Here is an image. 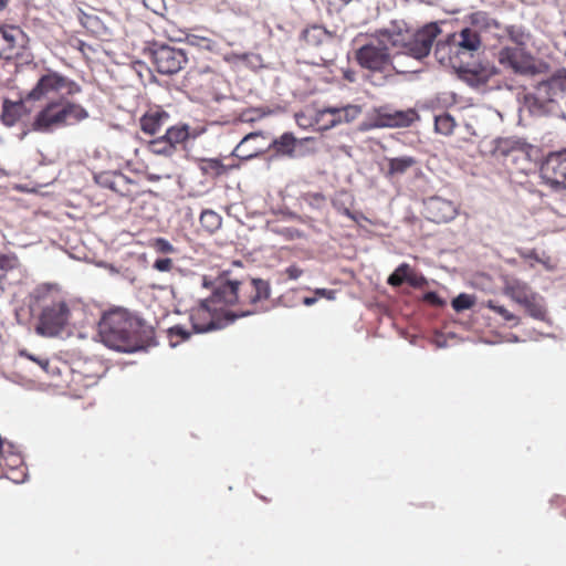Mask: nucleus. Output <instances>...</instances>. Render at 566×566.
Instances as JSON below:
<instances>
[{
  "instance_id": "obj_51",
  "label": "nucleus",
  "mask_w": 566,
  "mask_h": 566,
  "mask_svg": "<svg viewBox=\"0 0 566 566\" xmlns=\"http://www.w3.org/2000/svg\"><path fill=\"white\" fill-rule=\"evenodd\" d=\"M8 1H9V0H0V10H2L3 8H6V6L8 4Z\"/></svg>"
},
{
  "instance_id": "obj_23",
  "label": "nucleus",
  "mask_w": 566,
  "mask_h": 566,
  "mask_svg": "<svg viewBox=\"0 0 566 566\" xmlns=\"http://www.w3.org/2000/svg\"><path fill=\"white\" fill-rule=\"evenodd\" d=\"M29 111L22 101L12 102L6 98L2 103L1 122L11 127L15 125Z\"/></svg>"
},
{
  "instance_id": "obj_38",
  "label": "nucleus",
  "mask_w": 566,
  "mask_h": 566,
  "mask_svg": "<svg viewBox=\"0 0 566 566\" xmlns=\"http://www.w3.org/2000/svg\"><path fill=\"white\" fill-rule=\"evenodd\" d=\"M474 305V297L461 293L455 298L452 300V307L455 312H462L464 310H469Z\"/></svg>"
},
{
  "instance_id": "obj_1",
  "label": "nucleus",
  "mask_w": 566,
  "mask_h": 566,
  "mask_svg": "<svg viewBox=\"0 0 566 566\" xmlns=\"http://www.w3.org/2000/svg\"><path fill=\"white\" fill-rule=\"evenodd\" d=\"M203 286L210 287L212 293L207 300L220 311H230L237 305L234 312L244 308L258 311V304L270 297V285L262 279L238 280L229 271H223L213 281L203 277Z\"/></svg>"
},
{
  "instance_id": "obj_39",
  "label": "nucleus",
  "mask_w": 566,
  "mask_h": 566,
  "mask_svg": "<svg viewBox=\"0 0 566 566\" xmlns=\"http://www.w3.org/2000/svg\"><path fill=\"white\" fill-rule=\"evenodd\" d=\"M415 115L413 112H397L392 118L391 122L388 123L390 126H408L412 122V116Z\"/></svg>"
},
{
  "instance_id": "obj_45",
  "label": "nucleus",
  "mask_w": 566,
  "mask_h": 566,
  "mask_svg": "<svg viewBox=\"0 0 566 566\" xmlns=\"http://www.w3.org/2000/svg\"><path fill=\"white\" fill-rule=\"evenodd\" d=\"M284 274L289 280H297L303 274V270L296 264H292L285 269Z\"/></svg>"
},
{
  "instance_id": "obj_5",
  "label": "nucleus",
  "mask_w": 566,
  "mask_h": 566,
  "mask_svg": "<svg viewBox=\"0 0 566 566\" xmlns=\"http://www.w3.org/2000/svg\"><path fill=\"white\" fill-rule=\"evenodd\" d=\"M355 56L358 64L369 71L367 80L374 85L385 84L394 73L408 72V70L399 69L396 64L400 54L390 53L388 46L381 41L363 45L356 51Z\"/></svg>"
},
{
  "instance_id": "obj_30",
  "label": "nucleus",
  "mask_w": 566,
  "mask_h": 566,
  "mask_svg": "<svg viewBox=\"0 0 566 566\" xmlns=\"http://www.w3.org/2000/svg\"><path fill=\"white\" fill-rule=\"evenodd\" d=\"M19 258L13 254H4L0 252V289L3 290V282L9 272L20 268Z\"/></svg>"
},
{
  "instance_id": "obj_2",
  "label": "nucleus",
  "mask_w": 566,
  "mask_h": 566,
  "mask_svg": "<svg viewBox=\"0 0 566 566\" xmlns=\"http://www.w3.org/2000/svg\"><path fill=\"white\" fill-rule=\"evenodd\" d=\"M35 303L39 310L35 331L42 336H57L70 324L72 310L61 292L51 286L42 285L35 290Z\"/></svg>"
},
{
  "instance_id": "obj_33",
  "label": "nucleus",
  "mask_w": 566,
  "mask_h": 566,
  "mask_svg": "<svg viewBox=\"0 0 566 566\" xmlns=\"http://www.w3.org/2000/svg\"><path fill=\"white\" fill-rule=\"evenodd\" d=\"M148 149L156 155L172 156L176 151L175 147L163 135L149 142Z\"/></svg>"
},
{
  "instance_id": "obj_24",
  "label": "nucleus",
  "mask_w": 566,
  "mask_h": 566,
  "mask_svg": "<svg viewBox=\"0 0 566 566\" xmlns=\"http://www.w3.org/2000/svg\"><path fill=\"white\" fill-rule=\"evenodd\" d=\"M521 306L525 310L526 314L534 319L545 321L547 316V310L544 297L536 292H532L521 303Z\"/></svg>"
},
{
  "instance_id": "obj_8",
  "label": "nucleus",
  "mask_w": 566,
  "mask_h": 566,
  "mask_svg": "<svg viewBox=\"0 0 566 566\" xmlns=\"http://www.w3.org/2000/svg\"><path fill=\"white\" fill-rule=\"evenodd\" d=\"M150 54L156 71L165 75L180 72L188 63L187 52L169 44L154 43Z\"/></svg>"
},
{
  "instance_id": "obj_46",
  "label": "nucleus",
  "mask_w": 566,
  "mask_h": 566,
  "mask_svg": "<svg viewBox=\"0 0 566 566\" xmlns=\"http://www.w3.org/2000/svg\"><path fill=\"white\" fill-rule=\"evenodd\" d=\"M314 294L318 297H324L329 301H334L336 298V291L328 289H316L314 290Z\"/></svg>"
},
{
  "instance_id": "obj_27",
  "label": "nucleus",
  "mask_w": 566,
  "mask_h": 566,
  "mask_svg": "<svg viewBox=\"0 0 566 566\" xmlns=\"http://www.w3.org/2000/svg\"><path fill=\"white\" fill-rule=\"evenodd\" d=\"M268 147L274 149L279 155L292 156L296 147V138L292 133H284L269 143Z\"/></svg>"
},
{
  "instance_id": "obj_11",
  "label": "nucleus",
  "mask_w": 566,
  "mask_h": 566,
  "mask_svg": "<svg viewBox=\"0 0 566 566\" xmlns=\"http://www.w3.org/2000/svg\"><path fill=\"white\" fill-rule=\"evenodd\" d=\"M563 90V81L551 78L537 84L535 91L526 96L528 107L533 113L545 114L551 111V105Z\"/></svg>"
},
{
  "instance_id": "obj_15",
  "label": "nucleus",
  "mask_w": 566,
  "mask_h": 566,
  "mask_svg": "<svg viewBox=\"0 0 566 566\" xmlns=\"http://www.w3.org/2000/svg\"><path fill=\"white\" fill-rule=\"evenodd\" d=\"M424 216L436 223H446L453 220L459 213V206L440 196H432L424 200Z\"/></svg>"
},
{
  "instance_id": "obj_35",
  "label": "nucleus",
  "mask_w": 566,
  "mask_h": 566,
  "mask_svg": "<svg viewBox=\"0 0 566 566\" xmlns=\"http://www.w3.org/2000/svg\"><path fill=\"white\" fill-rule=\"evenodd\" d=\"M434 126L438 133L443 135H450L454 129L455 122L450 114L443 113L441 115L436 116Z\"/></svg>"
},
{
  "instance_id": "obj_16",
  "label": "nucleus",
  "mask_w": 566,
  "mask_h": 566,
  "mask_svg": "<svg viewBox=\"0 0 566 566\" xmlns=\"http://www.w3.org/2000/svg\"><path fill=\"white\" fill-rule=\"evenodd\" d=\"M361 108L357 105L327 107L317 113L316 124L321 129H328L342 123L353 122L359 116Z\"/></svg>"
},
{
  "instance_id": "obj_28",
  "label": "nucleus",
  "mask_w": 566,
  "mask_h": 566,
  "mask_svg": "<svg viewBox=\"0 0 566 566\" xmlns=\"http://www.w3.org/2000/svg\"><path fill=\"white\" fill-rule=\"evenodd\" d=\"M166 139L177 149L190 137V127L187 124H177L167 127L165 134Z\"/></svg>"
},
{
  "instance_id": "obj_26",
  "label": "nucleus",
  "mask_w": 566,
  "mask_h": 566,
  "mask_svg": "<svg viewBox=\"0 0 566 566\" xmlns=\"http://www.w3.org/2000/svg\"><path fill=\"white\" fill-rule=\"evenodd\" d=\"M469 29L476 30L480 34L482 31H499L501 24L484 11L474 12L471 15V27Z\"/></svg>"
},
{
  "instance_id": "obj_12",
  "label": "nucleus",
  "mask_w": 566,
  "mask_h": 566,
  "mask_svg": "<svg viewBox=\"0 0 566 566\" xmlns=\"http://www.w3.org/2000/svg\"><path fill=\"white\" fill-rule=\"evenodd\" d=\"M453 52L459 60L458 69H463L465 63L473 60L474 54L481 48V34L476 30L464 28L450 35Z\"/></svg>"
},
{
  "instance_id": "obj_3",
  "label": "nucleus",
  "mask_w": 566,
  "mask_h": 566,
  "mask_svg": "<svg viewBox=\"0 0 566 566\" xmlns=\"http://www.w3.org/2000/svg\"><path fill=\"white\" fill-rule=\"evenodd\" d=\"M98 333L102 342L112 349L133 353L144 348L136 323L124 312L114 311L103 315Z\"/></svg>"
},
{
  "instance_id": "obj_52",
  "label": "nucleus",
  "mask_w": 566,
  "mask_h": 566,
  "mask_svg": "<svg viewBox=\"0 0 566 566\" xmlns=\"http://www.w3.org/2000/svg\"><path fill=\"white\" fill-rule=\"evenodd\" d=\"M343 213L349 218H354L349 209H344Z\"/></svg>"
},
{
  "instance_id": "obj_19",
  "label": "nucleus",
  "mask_w": 566,
  "mask_h": 566,
  "mask_svg": "<svg viewBox=\"0 0 566 566\" xmlns=\"http://www.w3.org/2000/svg\"><path fill=\"white\" fill-rule=\"evenodd\" d=\"M457 73L470 85L480 86L486 84L489 80L497 73V71L495 66L489 63L476 64L473 63V61H470L465 63L463 69H458Z\"/></svg>"
},
{
  "instance_id": "obj_43",
  "label": "nucleus",
  "mask_w": 566,
  "mask_h": 566,
  "mask_svg": "<svg viewBox=\"0 0 566 566\" xmlns=\"http://www.w3.org/2000/svg\"><path fill=\"white\" fill-rule=\"evenodd\" d=\"M422 301L436 307H441L446 304V302L436 292L424 293Z\"/></svg>"
},
{
  "instance_id": "obj_41",
  "label": "nucleus",
  "mask_w": 566,
  "mask_h": 566,
  "mask_svg": "<svg viewBox=\"0 0 566 566\" xmlns=\"http://www.w3.org/2000/svg\"><path fill=\"white\" fill-rule=\"evenodd\" d=\"M304 200L312 207L319 209L322 208L325 202L326 198L324 195L319 192H308L305 195Z\"/></svg>"
},
{
  "instance_id": "obj_14",
  "label": "nucleus",
  "mask_w": 566,
  "mask_h": 566,
  "mask_svg": "<svg viewBox=\"0 0 566 566\" xmlns=\"http://www.w3.org/2000/svg\"><path fill=\"white\" fill-rule=\"evenodd\" d=\"M497 60L501 65L518 74H532L535 65L532 57L517 46H505L499 51Z\"/></svg>"
},
{
  "instance_id": "obj_29",
  "label": "nucleus",
  "mask_w": 566,
  "mask_h": 566,
  "mask_svg": "<svg viewBox=\"0 0 566 566\" xmlns=\"http://www.w3.org/2000/svg\"><path fill=\"white\" fill-rule=\"evenodd\" d=\"M200 170L205 176L218 178L226 175L229 168L217 158H203L200 160Z\"/></svg>"
},
{
  "instance_id": "obj_4",
  "label": "nucleus",
  "mask_w": 566,
  "mask_h": 566,
  "mask_svg": "<svg viewBox=\"0 0 566 566\" xmlns=\"http://www.w3.org/2000/svg\"><path fill=\"white\" fill-rule=\"evenodd\" d=\"M88 117V112L71 102L64 95L50 99L35 115L31 128L34 132L52 133L57 128L80 123Z\"/></svg>"
},
{
  "instance_id": "obj_25",
  "label": "nucleus",
  "mask_w": 566,
  "mask_h": 566,
  "mask_svg": "<svg viewBox=\"0 0 566 566\" xmlns=\"http://www.w3.org/2000/svg\"><path fill=\"white\" fill-rule=\"evenodd\" d=\"M434 56L440 64L450 66L454 71H458L459 60L453 52V45L450 40V35L447 41L438 42L434 49Z\"/></svg>"
},
{
  "instance_id": "obj_44",
  "label": "nucleus",
  "mask_w": 566,
  "mask_h": 566,
  "mask_svg": "<svg viewBox=\"0 0 566 566\" xmlns=\"http://www.w3.org/2000/svg\"><path fill=\"white\" fill-rule=\"evenodd\" d=\"M28 358H30L31 360L38 363L40 365V367L43 369L44 373H46L48 375H53L54 374V368L51 364V361L46 358H35L33 357L32 355H28Z\"/></svg>"
},
{
  "instance_id": "obj_10",
  "label": "nucleus",
  "mask_w": 566,
  "mask_h": 566,
  "mask_svg": "<svg viewBox=\"0 0 566 566\" xmlns=\"http://www.w3.org/2000/svg\"><path fill=\"white\" fill-rule=\"evenodd\" d=\"M539 175L552 190L566 189V148L551 153L542 164Z\"/></svg>"
},
{
  "instance_id": "obj_31",
  "label": "nucleus",
  "mask_w": 566,
  "mask_h": 566,
  "mask_svg": "<svg viewBox=\"0 0 566 566\" xmlns=\"http://www.w3.org/2000/svg\"><path fill=\"white\" fill-rule=\"evenodd\" d=\"M199 222L205 231L214 233L221 227L222 218L216 211L206 209L201 212Z\"/></svg>"
},
{
  "instance_id": "obj_9",
  "label": "nucleus",
  "mask_w": 566,
  "mask_h": 566,
  "mask_svg": "<svg viewBox=\"0 0 566 566\" xmlns=\"http://www.w3.org/2000/svg\"><path fill=\"white\" fill-rule=\"evenodd\" d=\"M440 33V28L436 23H428L417 32L408 35V38H402L401 40V52H397V54L409 55L417 60H421L426 57L433 45L437 36Z\"/></svg>"
},
{
  "instance_id": "obj_49",
  "label": "nucleus",
  "mask_w": 566,
  "mask_h": 566,
  "mask_svg": "<svg viewBox=\"0 0 566 566\" xmlns=\"http://www.w3.org/2000/svg\"><path fill=\"white\" fill-rule=\"evenodd\" d=\"M344 77L349 81V82H354L355 81V73L352 72V71H346L344 73Z\"/></svg>"
},
{
  "instance_id": "obj_13",
  "label": "nucleus",
  "mask_w": 566,
  "mask_h": 566,
  "mask_svg": "<svg viewBox=\"0 0 566 566\" xmlns=\"http://www.w3.org/2000/svg\"><path fill=\"white\" fill-rule=\"evenodd\" d=\"M28 42L29 38L20 27H0V57L6 60L19 57Z\"/></svg>"
},
{
  "instance_id": "obj_42",
  "label": "nucleus",
  "mask_w": 566,
  "mask_h": 566,
  "mask_svg": "<svg viewBox=\"0 0 566 566\" xmlns=\"http://www.w3.org/2000/svg\"><path fill=\"white\" fill-rule=\"evenodd\" d=\"M174 262L170 258L157 259L153 264V268L158 272H169Z\"/></svg>"
},
{
  "instance_id": "obj_50",
  "label": "nucleus",
  "mask_w": 566,
  "mask_h": 566,
  "mask_svg": "<svg viewBox=\"0 0 566 566\" xmlns=\"http://www.w3.org/2000/svg\"><path fill=\"white\" fill-rule=\"evenodd\" d=\"M388 40L389 42L394 45V46H397L398 45V40L397 39H394L391 35L388 36Z\"/></svg>"
},
{
  "instance_id": "obj_18",
  "label": "nucleus",
  "mask_w": 566,
  "mask_h": 566,
  "mask_svg": "<svg viewBox=\"0 0 566 566\" xmlns=\"http://www.w3.org/2000/svg\"><path fill=\"white\" fill-rule=\"evenodd\" d=\"M269 150L266 136L254 132L248 134L234 148L233 155L242 160H249Z\"/></svg>"
},
{
  "instance_id": "obj_22",
  "label": "nucleus",
  "mask_w": 566,
  "mask_h": 566,
  "mask_svg": "<svg viewBox=\"0 0 566 566\" xmlns=\"http://www.w3.org/2000/svg\"><path fill=\"white\" fill-rule=\"evenodd\" d=\"M532 292L534 291L525 281L510 275L504 276L503 294L515 303L520 304Z\"/></svg>"
},
{
  "instance_id": "obj_7",
  "label": "nucleus",
  "mask_w": 566,
  "mask_h": 566,
  "mask_svg": "<svg viewBox=\"0 0 566 566\" xmlns=\"http://www.w3.org/2000/svg\"><path fill=\"white\" fill-rule=\"evenodd\" d=\"M82 91L81 86L67 76L52 70L40 76L34 87L28 93V99L40 101L53 94L74 96Z\"/></svg>"
},
{
  "instance_id": "obj_40",
  "label": "nucleus",
  "mask_w": 566,
  "mask_h": 566,
  "mask_svg": "<svg viewBox=\"0 0 566 566\" xmlns=\"http://www.w3.org/2000/svg\"><path fill=\"white\" fill-rule=\"evenodd\" d=\"M153 248L159 253H174L176 249L174 245L165 238H157L153 242Z\"/></svg>"
},
{
  "instance_id": "obj_32",
  "label": "nucleus",
  "mask_w": 566,
  "mask_h": 566,
  "mask_svg": "<svg viewBox=\"0 0 566 566\" xmlns=\"http://www.w3.org/2000/svg\"><path fill=\"white\" fill-rule=\"evenodd\" d=\"M416 159L410 156L391 158L388 161V176L405 174L409 168L416 165Z\"/></svg>"
},
{
  "instance_id": "obj_17",
  "label": "nucleus",
  "mask_w": 566,
  "mask_h": 566,
  "mask_svg": "<svg viewBox=\"0 0 566 566\" xmlns=\"http://www.w3.org/2000/svg\"><path fill=\"white\" fill-rule=\"evenodd\" d=\"M96 181L105 187L109 188L114 192L122 197L133 200L138 193L137 185L124 174L120 172H105L96 177Z\"/></svg>"
},
{
  "instance_id": "obj_34",
  "label": "nucleus",
  "mask_w": 566,
  "mask_h": 566,
  "mask_svg": "<svg viewBox=\"0 0 566 566\" xmlns=\"http://www.w3.org/2000/svg\"><path fill=\"white\" fill-rule=\"evenodd\" d=\"M325 36V30L318 25H312L303 31V40L308 45H318Z\"/></svg>"
},
{
  "instance_id": "obj_47",
  "label": "nucleus",
  "mask_w": 566,
  "mask_h": 566,
  "mask_svg": "<svg viewBox=\"0 0 566 566\" xmlns=\"http://www.w3.org/2000/svg\"><path fill=\"white\" fill-rule=\"evenodd\" d=\"M213 72V70L210 67V66H203V67H192L188 71L187 73V77L188 78H193L200 74H205V73H211Z\"/></svg>"
},
{
  "instance_id": "obj_20",
  "label": "nucleus",
  "mask_w": 566,
  "mask_h": 566,
  "mask_svg": "<svg viewBox=\"0 0 566 566\" xmlns=\"http://www.w3.org/2000/svg\"><path fill=\"white\" fill-rule=\"evenodd\" d=\"M170 114L160 106L148 108L139 118L140 130L147 136H155L168 124Z\"/></svg>"
},
{
  "instance_id": "obj_36",
  "label": "nucleus",
  "mask_w": 566,
  "mask_h": 566,
  "mask_svg": "<svg viewBox=\"0 0 566 566\" xmlns=\"http://www.w3.org/2000/svg\"><path fill=\"white\" fill-rule=\"evenodd\" d=\"M484 307L491 310L495 314L500 315L505 322H514L518 324L520 318L511 313L504 305H500L494 300H489L484 303Z\"/></svg>"
},
{
  "instance_id": "obj_48",
  "label": "nucleus",
  "mask_w": 566,
  "mask_h": 566,
  "mask_svg": "<svg viewBox=\"0 0 566 566\" xmlns=\"http://www.w3.org/2000/svg\"><path fill=\"white\" fill-rule=\"evenodd\" d=\"M317 301V296L315 297H304L303 300V304L306 305V306H312L316 303Z\"/></svg>"
},
{
  "instance_id": "obj_37",
  "label": "nucleus",
  "mask_w": 566,
  "mask_h": 566,
  "mask_svg": "<svg viewBox=\"0 0 566 566\" xmlns=\"http://www.w3.org/2000/svg\"><path fill=\"white\" fill-rule=\"evenodd\" d=\"M167 333L171 346H177L180 342L187 340L191 336V332L182 325L171 326Z\"/></svg>"
},
{
  "instance_id": "obj_6",
  "label": "nucleus",
  "mask_w": 566,
  "mask_h": 566,
  "mask_svg": "<svg viewBox=\"0 0 566 566\" xmlns=\"http://www.w3.org/2000/svg\"><path fill=\"white\" fill-rule=\"evenodd\" d=\"M252 314H254L253 308H244L240 312L220 311L205 298L191 308L189 319L195 333H208L224 328L237 318Z\"/></svg>"
},
{
  "instance_id": "obj_21",
  "label": "nucleus",
  "mask_w": 566,
  "mask_h": 566,
  "mask_svg": "<svg viewBox=\"0 0 566 566\" xmlns=\"http://www.w3.org/2000/svg\"><path fill=\"white\" fill-rule=\"evenodd\" d=\"M387 283L392 287H398L408 283L415 289H423L428 285L427 279L408 263H401L387 279Z\"/></svg>"
}]
</instances>
